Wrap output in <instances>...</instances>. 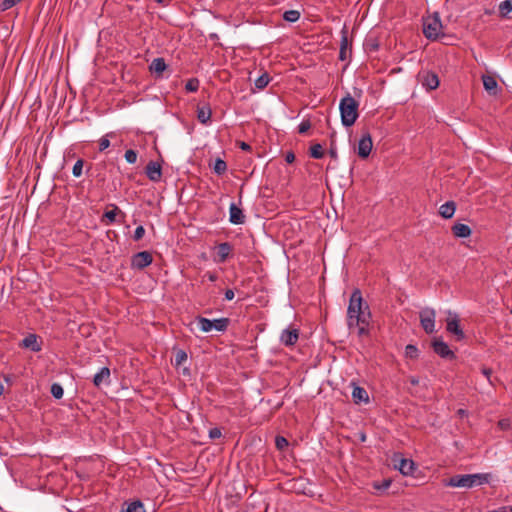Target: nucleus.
Here are the masks:
<instances>
[{
	"label": "nucleus",
	"mask_w": 512,
	"mask_h": 512,
	"mask_svg": "<svg viewBox=\"0 0 512 512\" xmlns=\"http://www.w3.org/2000/svg\"><path fill=\"white\" fill-rule=\"evenodd\" d=\"M368 45L370 46V51L378 49V44L377 43H372V44H368Z\"/></svg>",
	"instance_id": "6e6d98bb"
},
{
	"label": "nucleus",
	"mask_w": 512,
	"mask_h": 512,
	"mask_svg": "<svg viewBox=\"0 0 512 512\" xmlns=\"http://www.w3.org/2000/svg\"><path fill=\"white\" fill-rule=\"evenodd\" d=\"M395 467H397L403 475H411L415 470L413 460L406 458H400L399 465L395 464Z\"/></svg>",
	"instance_id": "5701e85b"
},
{
	"label": "nucleus",
	"mask_w": 512,
	"mask_h": 512,
	"mask_svg": "<svg viewBox=\"0 0 512 512\" xmlns=\"http://www.w3.org/2000/svg\"><path fill=\"white\" fill-rule=\"evenodd\" d=\"M435 315L434 309L431 308H426L419 314L421 326L427 334L435 331Z\"/></svg>",
	"instance_id": "0eeeda50"
},
{
	"label": "nucleus",
	"mask_w": 512,
	"mask_h": 512,
	"mask_svg": "<svg viewBox=\"0 0 512 512\" xmlns=\"http://www.w3.org/2000/svg\"><path fill=\"white\" fill-rule=\"evenodd\" d=\"M212 115V110L209 105L197 107V119L202 124H207Z\"/></svg>",
	"instance_id": "b1692460"
},
{
	"label": "nucleus",
	"mask_w": 512,
	"mask_h": 512,
	"mask_svg": "<svg viewBox=\"0 0 512 512\" xmlns=\"http://www.w3.org/2000/svg\"><path fill=\"white\" fill-rule=\"evenodd\" d=\"M512 12V0H505L499 4V13L501 17H506Z\"/></svg>",
	"instance_id": "7c9ffc66"
},
{
	"label": "nucleus",
	"mask_w": 512,
	"mask_h": 512,
	"mask_svg": "<svg viewBox=\"0 0 512 512\" xmlns=\"http://www.w3.org/2000/svg\"><path fill=\"white\" fill-rule=\"evenodd\" d=\"M431 346L433 348V351L444 359H455L456 355L455 353L449 348L448 344L444 342L441 338H434Z\"/></svg>",
	"instance_id": "1a4fd4ad"
},
{
	"label": "nucleus",
	"mask_w": 512,
	"mask_h": 512,
	"mask_svg": "<svg viewBox=\"0 0 512 512\" xmlns=\"http://www.w3.org/2000/svg\"><path fill=\"white\" fill-rule=\"evenodd\" d=\"M481 372H482V374L487 378V380L489 381V383H490L491 385H494V383H493V381H492V379H491L492 369H491V368H489V367L483 366V367L481 368Z\"/></svg>",
	"instance_id": "49530a36"
},
{
	"label": "nucleus",
	"mask_w": 512,
	"mask_h": 512,
	"mask_svg": "<svg viewBox=\"0 0 512 512\" xmlns=\"http://www.w3.org/2000/svg\"><path fill=\"white\" fill-rule=\"evenodd\" d=\"M442 23L438 13L423 19V34L429 40H437L440 37Z\"/></svg>",
	"instance_id": "20e7f679"
},
{
	"label": "nucleus",
	"mask_w": 512,
	"mask_h": 512,
	"mask_svg": "<svg viewBox=\"0 0 512 512\" xmlns=\"http://www.w3.org/2000/svg\"><path fill=\"white\" fill-rule=\"evenodd\" d=\"M110 382V369L108 367H102L98 373L93 377V384L96 387H100L103 383L108 384Z\"/></svg>",
	"instance_id": "6ab92c4d"
},
{
	"label": "nucleus",
	"mask_w": 512,
	"mask_h": 512,
	"mask_svg": "<svg viewBox=\"0 0 512 512\" xmlns=\"http://www.w3.org/2000/svg\"><path fill=\"white\" fill-rule=\"evenodd\" d=\"M124 157L128 163L134 164L137 160V152L133 149H128L126 150Z\"/></svg>",
	"instance_id": "79ce46f5"
},
{
	"label": "nucleus",
	"mask_w": 512,
	"mask_h": 512,
	"mask_svg": "<svg viewBox=\"0 0 512 512\" xmlns=\"http://www.w3.org/2000/svg\"><path fill=\"white\" fill-rule=\"evenodd\" d=\"M300 12L297 10H287L283 13V19L287 22L294 23L300 19Z\"/></svg>",
	"instance_id": "c756f323"
},
{
	"label": "nucleus",
	"mask_w": 512,
	"mask_h": 512,
	"mask_svg": "<svg viewBox=\"0 0 512 512\" xmlns=\"http://www.w3.org/2000/svg\"><path fill=\"white\" fill-rule=\"evenodd\" d=\"M239 148L243 151H251L252 150V147L248 143L243 142V141L239 142Z\"/></svg>",
	"instance_id": "603ef678"
},
{
	"label": "nucleus",
	"mask_w": 512,
	"mask_h": 512,
	"mask_svg": "<svg viewBox=\"0 0 512 512\" xmlns=\"http://www.w3.org/2000/svg\"><path fill=\"white\" fill-rule=\"evenodd\" d=\"M271 78L269 76L268 73H264L262 75H260L256 80H255V87L259 90H262L264 88L267 87V85L269 84Z\"/></svg>",
	"instance_id": "c85d7f7f"
},
{
	"label": "nucleus",
	"mask_w": 512,
	"mask_h": 512,
	"mask_svg": "<svg viewBox=\"0 0 512 512\" xmlns=\"http://www.w3.org/2000/svg\"><path fill=\"white\" fill-rule=\"evenodd\" d=\"M373 143L372 138L369 132H366L362 135L361 139L358 142L357 154L360 158L366 159L372 150Z\"/></svg>",
	"instance_id": "9d476101"
},
{
	"label": "nucleus",
	"mask_w": 512,
	"mask_h": 512,
	"mask_svg": "<svg viewBox=\"0 0 512 512\" xmlns=\"http://www.w3.org/2000/svg\"><path fill=\"white\" fill-rule=\"evenodd\" d=\"M50 392H51L52 396L56 399H61L64 394L63 387L59 383H53L51 385Z\"/></svg>",
	"instance_id": "c9c22d12"
},
{
	"label": "nucleus",
	"mask_w": 512,
	"mask_h": 512,
	"mask_svg": "<svg viewBox=\"0 0 512 512\" xmlns=\"http://www.w3.org/2000/svg\"><path fill=\"white\" fill-rule=\"evenodd\" d=\"M229 221L235 225H240L245 222V215L242 209L235 203H231L229 207Z\"/></svg>",
	"instance_id": "dca6fc26"
},
{
	"label": "nucleus",
	"mask_w": 512,
	"mask_h": 512,
	"mask_svg": "<svg viewBox=\"0 0 512 512\" xmlns=\"http://www.w3.org/2000/svg\"><path fill=\"white\" fill-rule=\"evenodd\" d=\"M233 250L232 244L229 242H222L217 246L218 262L224 263L230 257Z\"/></svg>",
	"instance_id": "a211bd4d"
},
{
	"label": "nucleus",
	"mask_w": 512,
	"mask_h": 512,
	"mask_svg": "<svg viewBox=\"0 0 512 512\" xmlns=\"http://www.w3.org/2000/svg\"><path fill=\"white\" fill-rule=\"evenodd\" d=\"M196 320L203 332H210L212 329L219 332H225L230 324V319L226 317L210 320L208 318L198 316Z\"/></svg>",
	"instance_id": "39448f33"
},
{
	"label": "nucleus",
	"mask_w": 512,
	"mask_h": 512,
	"mask_svg": "<svg viewBox=\"0 0 512 512\" xmlns=\"http://www.w3.org/2000/svg\"><path fill=\"white\" fill-rule=\"evenodd\" d=\"M84 165L83 159H78L73 166L72 174L74 177H80L82 175V169Z\"/></svg>",
	"instance_id": "58836bf2"
},
{
	"label": "nucleus",
	"mask_w": 512,
	"mask_h": 512,
	"mask_svg": "<svg viewBox=\"0 0 512 512\" xmlns=\"http://www.w3.org/2000/svg\"><path fill=\"white\" fill-rule=\"evenodd\" d=\"M334 137H335V132H333L331 134V143H330V148H329L328 153L332 159L336 160L338 158V153H337V148H336Z\"/></svg>",
	"instance_id": "4c0bfd02"
},
{
	"label": "nucleus",
	"mask_w": 512,
	"mask_h": 512,
	"mask_svg": "<svg viewBox=\"0 0 512 512\" xmlns=\"http://www.w3.org/2000/svg\"><path fill=\"white\" fill-rule=\"evenodd\" d=\"M392 480L391 479H384L382 482H374L373 487L376 490L379 491H385L391 486Z\"/></svg>",
	"instance_id": "e433bc0d"
},
{
	"label": "nucleus",
	"mask_w": 512,
	"mask_h": 512,
	"mask_svg": "<svg viewBox=\"0 0 512 512\" xmlns=\"http://www.w3.org/2000/svg\"><path fill=\"white\" fill-rule=\"evenodd\" d=\"M482 82L484 89L490 94V95H497L498 93V83L496 79L491 75H483L482 76Z\"/></svg>",
	"instance_id": "aec40b11"
},
{
	"label": "nucleus",
	"mask_w": 512,
	"mask_h": 512,
	"mask_svg": "<svg viewBox=\"0 0 512 512\" xmlns=\"http://www.w3.org/2000/svg\"><path fill=\"white\" fill-rule=\"evenodd\" d=\"M222 436V432H221V429L218 428V427H214L212 429L209 430V437L211 439H218Z\"/></svg>",
	"instance_id": "de8ad7c7"
},
{
	"label": "nucleus",
	"mask_w": 512,
	"mask_h": 512,
	"mask_svg": "<svg viewBox=\"0 0 512 512\" xmlns=\"http://www.w3.org/2000/svg\"><path fill=\"white\" fill-rule=\"evenodd\" d=\"M349 41H348V30L347 27L344 26L341 30V42H340V51H339V59L341 61H345L348 58V51L349 54L351 53V48H349Z\"/></svg>",
	"instance_id": "2eb2a0df"
},
{
	"label": "nucleus",
	"mask_w": 512,
	"mask_h": 512,
	"mask_svg": "<svg viewBox=\"0 0 512 512\" xmlns=\"http://www.w3.org/2000/svg\"><path fill=\"white\" fill-rule=\"evenodd\" d=\"M113 133L107 134L99 140V151H104L110 146V141L108 139L109 136H112Z\"/></svg>",
	"instance_id": "37998d69"
},
{
	"label": "nucleus",
	"mask_w": 512,
	"mask_h": 512,
	"mask_svg": "<svg viewBox=\"0 0 512 512\" xmlns=\"http://www.w3.org/2000/svg\"><path fill=\"white\" fill-rule=\"evenodd\" d=\"M310 157L314 159H321L324 157V149L323 146L319 143H316L310 147L309 150Z\"/></svg>",
	"instance_id": "cd10ccee"
},
{
	"label": "nucleus",
	"mask_w": 512,
	"mask_h": 512,
	"mask_svg": "<svg viewBox=\"0 0 512 512\" xmlns=\"http://www.w3.org/2000/svg\"><path fill=\"white\" fill-rule=\"evenodd\" d=\"M204 277H206L211 282H215L218 279L217 274L214 272H207Z\"/></svg>",
	"instance_id": "3c124183"
},
{
	"label": "nucleus",
	"mask_w": 512,
	"mask_h": 512,
	"mask_svg": "<svg viewBox=\"0 0 512 512\" xmlns=\"http://www.w3.org/2000/svg\"><path fill=\"white\" fill-rule=\"evenodd\" d=\"M409 382L415 386L419 384V379L417 377L412 376L409 378Z\"/></svg>",
	"instance_id": "5fc2aeb1"
},
{
	"label": "nucleus",
	"mask_w": 512,
	"mask_h": 512,
	"mask_svg": "<svg viewBox=\"0 0 512 512\" xmlns=\"http://www.w3.org/2000/svg\"><path fill=\"white\" fill-rule=\"evenodd\" d=\"M285 161H286L288 164H292V163L295 161V154H294L292 151H288V152L285 154Z\"/></svg>",
	"instance_id": "8fccbe9b"
},
{
	"label": "nucleus",
	"mask_w": 512,
	"mask_h": 512,
	"mask_svg": "<svg viewBox=\"0 0 512 512\" xmlns=\"http://www.w3.org/2000/svg\"><path fill=\"white\" fill-rule=\"evenodd\" d=\"M506 512H512V506H504Z\"/></svg>",
	"instance_id": "13d9d810"
},
{
	"label": "nucleus",
	"mask_w": 512,
	"mask_h": 512,
	"mask_svg": "<svg viewBox=\"0 0 512 512\" xmlns=\"http://www.w3.org/2000/svg\"><path fill=\"white\" fill-rule=\"evenodd\" d=\"M359 103L349 93L343 97L339 104L341 122L345 127L352 126L358 116Z\"/></svg>",
	"instance_id": "7ed1b4c3"
},
{
	"label": "nucleus",
	"mask_w": 512,
	"mask_h": 512,
	"mask_svg": "<svg viewBox=\"0 0 512 512\" xmlns=\"http://www.w3.org/2000/svg\"><path fill=\"white\" fill-rule=\"evenodd\" d=\"M457 414H458L459 416L463 417V416H465V415L467 414V412H466V410H464V409H459V410L457 411Z\"/></svg>",
	"instance_id": "4d7b16f0"
},
{
	"label": "nucleus",
	"mask_w": 512,
	"mask_h": 512,
	"mask_svg": "<svg viewBox=\"0 0 512 512\" xmlns=\"http://www.w3.org/2000/svg\"><path fill=\"white\" fill-rule=\"evenodd\" d=\"M456 211V203L454 201H447L442 204L439 208V214L444 219H450L453 217Z\"/></svg>",
	"instance_id": "4be33fe9"
},
{
	"label": "nucleus",
	"mask_w": 512,
	"mask_h": 512,
	"mask_svg": "<svg viewBox=\"0 0 512 512\" xmlns=\"http://www.w3.org/2000/svg\"><path fill=\"white\" fill-rule=\"evenodd\" d=\"M299 339V330L296 328L285 329L282 331L280 341L287 347L294 346Z\"/></svg>",
	"instance_id": "4468645a"
},
{
	"label": "nucleus",
	"mask_w": 512,
	"mask_h": 512,
	"mask_svg": "<svg viewBox=\"0 0 512 512\" xmlns=\"http://www.w3.org/2000/svg\"><path fill=\"white\" fill-rule=\"evenodd\" d=\"M111 206H113V209L110 211H106L102 218V221H105L106 219L107 224L114 223L116 221L117 214L122 213L116 205L112 204Z\"/></svg>",
	"instance_id": "a878e982"
},
{
	"label": "nucleus",
	"mask_w": 512,
	"mask_h": 512,
	"mask_svg": "<svg viewBox=\"0 0 512 512\" xmlns=\"http://www.w3.org/2000/svg\"><path fill=\"white\" fill-rule=\"evenodd\" d=\"M371 312L367 302L363 300L360 289L353 290L347 309V324L351 329L358 328V336L369 335V325L371 320Z\"/></svg>",
	"instance_id": "f257e3e1"
},
{
	"label": "nucleus",
	"mask_w": 512,
	"mask_h": 512,
	"mask_svg": "<svg viewBox=\"0 0 512 512\" xmlns=\"http://www.w3.org/2000/svg\"><path fill=\"white\" fill-rule=\"evenodd\" d=\"M446 322V330L455 335L457 341L465 339L466 335L460 327V320L457 315H454L452 318H448Z\"/></svg>",
	"instance_id": "f8f14e48"
},
{
	"label": "nucleus",
	"mask_w": 512,
	"mask_h": 512,
	"mask_svg": "<svg viewBox=\"0 0 512 512\" xmlns=\"http://www.w3.org/2000/svg\"><path fill=\"white\" fill-rule=\"evenodd\" d=\"M311 128V123L309 120H304L298 126V133L304 134Z\"/></svg>",
	"instance_id": "a18cd8bd"
},
{
	"label": "nucleus",
	"mask_w": 512,
	"mask_h": 512,
	"mask_svg": "<svg viewBox=\"0 0 512 512\" xmlns=\"http://www.w3.org/2000/svg\"><path fill=\"white\" fill-rule=\"evenodd\" d=\"M498 427L503 431L508 430L511 427V422L509 419H501L498 421Z\"/></svg>",
	"instance_id": "09e8293b"
},
{
	"label": "nucleus",
	"mask_w": 512,
	"mask_h": 512,
	"mask_svg": "<svg viewBox=\"0 0 512 512\" xmlns=\"http://www.w3.org/2000/svg\"><path fill=\"white\" fill-rule=\"evenodd\" d=\"M4 380H5L6 382H10V376H9V375H5V376H4Z\"/></svg>",
	"instance_id": "bf43d9fd"
},
{
	"label": "nucleus",
	"mask_w": 512,
	"mask_h": 512,
	"mask_svg": "<svg viewBox=\"0 0 512 512\" xmlns=\"http://www.w3.org/2000/svg\"><path fill=\"white\" fill-rule=\"evenodd\" d=\"M489 480L490 474L488 473L454 475L445 482V485L450 487L472 488L489 483Z\"/></svg>",
	"instance_id": "f03ea898"
},
{
	"label": "nucleus",
	"mask_w": 512,
	"mask_h": 512,
	"mask_svg": "<svg viewBox=\"0 0 512 512\" xmlns=\"http://www.w3.org/2000/svg\"><path fill=\"white\" fill-rule=\"evenodd\" d=\"M167 68L164 58H155L151 65L150 70L155 72L157 75L162 74Z\"/></svg>",
	"instance_id": "393cba45"
},
{
	"label": "nucleus",
	"mask_w": 512,
	"mask_h": 512,
	"mask_svg": "<svg viewBox=\"0 0 512 512\" xmlns=\"http://www.w3.org/2000/svg\"><path fill=\"white\" fill-rule=\"evenodd\" d=\"M418 81L426 88L427 91L435 90L439 87L440 80L436 73L423 70L418 73Z\"/></svg>",
	"instance_id": "423d86ee"
},
{
	"label": "nucleus",
	"mask_w": 512,
	"mask_h": 512,
	"mask_svg": "<svg viewBox=\"0 0 512 512\" xmlns=\"http://www.w3.org/2000/svg\"><path fill=\"white\" fill-rule=\"evenodd\" d=\"M4 391V387H3V384L0 382V395L3 393Z\"/></svg>",
	"instance_id": "052dcab7"
},
{
	"label": "nucleus",
	"mask_w": 512,
	"mask_h": 512,
	"mask_svg": "<svg viewBox=\"0 0 512 512\" xmlns=\"http://www.w3.org/2000/svg\"><path fill=\"white\" fill-rule=\"evenodd\" d=\"M153 262V256L149 251H141L134 254L131 257V268L137 270H143L144 268L151 265Z\"/></svg>",
	"instance_id": "6e6552de"
},
{
	"label": "nucleus",
	"mask_w": 512,
	"mask_h": 512,
	"mask_svg": "<svg viewBox=\"0 0 512 512\" xmlns=\"http://www.w3.org/2000/svg\"><path fill=\"white\" fill-rule=\"evenodd\" d=\"M365 439H366L365 434H362V436H361V441H365Z\"/></svg>",
	"instance_id": "680f3d73"
},
{
	"label": "nucleus",
	"mask_w": 512,
	"mask_h": 512,
	"mask_svg": "<svg viewBox=\"0 0 512 512\" xmlns=\"http://www.w3.org/2000/svg\"><path fill=\"white\" fill-rule=\"evenodd\" d=\"M405 356L410 359H416L419 356L418 348L413 344H408L405 347Z\"/></svg>",
	"instance_id": "72a5a7b5"
},
{
	"label": "nucleus",
	"mask_w": 512,
	"mask_h": 512,
	"mask_svg": "<svg viewBox=\"0 0 512 512\" xmlns=\"http://www.w3.org/2000/svg\"><path fill=\"white\" fill-rule=\"evenodd\" d=\"M186 372H188V369L184 368L183 373L185 374Z\"/></svg>",
	"instance_id": "e2e57ef3"
},
{
	"label": "nucleus",
	"mask_w": 512,
	"mask_h": 512,
	"mask_svg": "<svg viewBox=\"0 0 512 512\" xmlns=\"http://www.w3.org/2000/svg\"><path fill=\"white\" fill-rule=\"evenodd\" d=\"M145 173L152 182H159L162 178V167L156 161H150L145 167Z\"/></svg>",
	"instance_id": "ddd939ff"
},
{
	"label": "nucleus",
	"mask_w": 512,
	"mask_h": 512,
	"mask_svg": "<svg viewBox=\"0 0 512 512\" xmlns=\"http://www.w3.org/2000/svg\"><path fill=\"white\" fill-rule=\"evenodd\" d=\"M19 347L40 352L42 350V340L37 334L30 333L19 343Z\"/></svg>",
	"instance_id": "9b49d317"
},
{
	"label": "nucleus",
	"mask_w": 512,
	"mask_h": 512,
	"mask_svg": "<svg viewBox=\"0 0 512 512\" xmlns=\"http://www.w3.org/2000/svg\"><path fill=\"white\" fill-rule=\"evenodd\" d=\"M451 231H452L453 235L457 238H467L472 233L471 228L468 225L463 224V223H455L451 227Z\"/></svg>",
	"instance_id": "412c9836"
},
{
	"label": "nucleus",
	"mask_w": 512,
	"mask_h": 512,
	"mask_svg": "<svg viewBox=\"0 0 512 512\" xmlns=\"http://www.w3.org/2000/svg\"><path fill=\"white\" fill-rule=\"evenodd\" d=\"M353 385H354V388L352 391L353 402L355 404L369 403V395H368V392L366 391V389L356 385L355 383Z\"/></svg>",
	"instance_id": "f3484780"
},
{
	"label": "nucleus",
	"mask_w": 512,
	"mask_h": 512,
	"mask_svg": "<svg viewBox=\"0 0 512 512\" xmlns=\"http://www.w3.org/2000/svg\"><path fill=\"white\" fill-rule=\"evenodd\" d=\"M213 171L217 175H223L227 171V164H226V162L224 160H222L221 158H217L215 160V163H214V166H213Z\"/></svg>",
	"instance_id": "2f4dec72"
},
{
	"label": "nucleus",
	"mask_w": 512,
	"mask_h": 512,
	"mask_svg": "<svg viewBox=\"0 0 512 512\" xmlns=\"http://www.w3.org/2000/svg\"><path fill=\"white\" fill-rule=\"evenodd\" d=\"M234 295H235V293L232 289H227L225 291V299L228 301L232 300L234 298Z\"/></svg>",
	"instance_id": "864d4df0"
},
{
	"label": "nucleus",
	"mask_w": 512,
	"mask_h": 512,
	"mask_svg": "<svg viewBox=\"0 0 512 512\" xmlns=\"http://www.w3.org/2000/svg\"><path fill=\"white\" fill-rule=\"evenodd\" d=\"M144 235H145V228L143 226H138L134 231L133 240L139 241L143 238Z\"/></svg>",
	"instance_id": "c03bdc74"
},
{
	"label": "nucleus",
	"mask_w": 512,
	"mask_h": 512,
	"mask_svg": "<svg viewBox=\"0 0 512 512\" xmlns=\"http://www.w3.org/2000/svg\"><path fill=\"white\" fill-rule=\"evenodd\" d=\"M21 1L22 0H2V2L0 3V9L1 11H6Z\"/></svg>",
	"instance_id": "a19ab883"
},
{
	"label": "nucleus",
	"mask_w": 512,
	"mask_h": 512,
	"mask_svg": "<svg viewBox=\"0 0 512 512\" xmlns=\"http://www.w3.org/2000/svg\"><path fill=\"white\" fill-rule=\"evenodd\" d=\"M122 512H146L143 503L140 500H134L127 505Z\"/></svg>",
	"instance_id": "bb28decb"
},
{
	"label": "nucleus",
	"mask_w": 512,
	"mask_h": 512,
	"mask_svg": "<svg viewBox=\"0 0 512 512\" xmlns=\"http://www.w3.org/2000/svg\"><path fill=\"white\" fill-rule=\"evenodd\" d=\"M200 86V81L198 78H190L185 85V90L187 92H197Z\"/></svg>",
	"instance_id": "473e14b6"
},
{
	"label": "nucleus",
	"mask_w": 512,
	"mask_h": 512,
	"mask_svg": "<svg viewBox=\"0 0 512 512\" xmlns=\"http://www.w3.org/2000/svg\"><path fill=\"white\" fill-rule=\"evenodd\" d=\"M187 360V353L182 350V349H178L176 350L175 352V360H174V365L176 367H179L183 364V362H185Z\"/></svg>",
	"instance_id": "f704fd0d"
},
{
	"label": "nucleus",
	"mask_w": 512,
	"mask_h": 512,
	"mask_svg": "<svg viewBox=\"0 0 512 512\" xmlns=\"http://www.w3.org/2000/svg\"><path fill=\"white\" fill-rule=\"evenodd\" d=\"M289 445L288 440L283 436H276L275 438V446L278 450H284Z\"/></svg>",
	"instance_id": "ea45409f"
}]
</instances>
